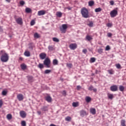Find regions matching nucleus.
Here are the masks:
<instances>
[{"mask_svg":"<svg viewBox=\"0 0 126 126\" xmlns=\"http://www.w3.org/2000/svg\"><path fill=\"white\" fill-rule=\"evenodd\" d=\"M1 53H2V55L0 57V60L2 63H6L8 62V60H9V56L8 54L5 52V51L3 50H1Z\"/></svg>","mask_w":126,"mask_h":126,"instance_id":"obj_1","label":"nucleus"},{"mask_svg":"<svg viewBox=\"0 0 126 126\" xmlns=\"http://www.w3.org/2000/svg\"><path fill=\"white\" fill-rule=\"evenodd\" d=\"M81 13L84 18H89V17H90L89 16V12L88 11V9L85 7H83L81 9Z\"/></svg>","mask_w":126,"mask_h":126,"instance_id":"obj_2","label":"nucleus"},{"mask_svg":"<svg viewBox=\"0 0 126 126\" xmlns=\"http://www.w3.org/2000/svg\"><path fill=\"white\" fill-rule=\"evenodd\" d=\"M43 64L48 68L51 67V60L48 58H46L43 61Z\"/></svg>","mask_w":126,"mask_h":126,"instance_id":"obj_3","label":"nucleus"},{"mask_svg":"<svg viewBox=\"0 0 126 126\" xmlns=\"http://www.w3.org/2000/svg\"><path fill=\"white\" fill-rule=\"evenodd\" d=\"M66 29H67V25L66 24H63L62 27H60L61 33H65L66 32Z\"/></svg>","mask_w":126,"mask_h":126,"instance_id":"obj_4","label":"nucleus"},{"mask_svg":"<svg viewBox=\"0 0 126 126\" xmlns=\"http://www.w3.org/2000/svg\"><path fill=\"white\" fill-rule=\"evenodd\" d=\"M110 14L111 17L114 18V17H116L118 15V10L114 9L110 12Z\"/></svg>","mask_w":126,"mask_h":126,"instance_id":"obj_5","label":"nucleus"},{"mask_svg":"<svg viewBox=\"0 0 126 126\" xmlns=\"http://www.w3.org/2000/svg\"><path fill=\"white\" fill-rule=\"evenodd\" d=\"M79 113L80 117H82V118H84V117H85L86 116H88V113L83 109L80 110Z\"/></svg>","mask_w":126,"mask_h":126,"instance_id":"obj_6","label":"nucleus"},{"mask_svg":"<svg viewBox=\"0 0 126 126\" xmlns=\"http://www.w3.org/2000/svg\"><path fill=\"white\" fill-rule=\"evenodd\" d=\"M69 48H70V50H75V49L77 48V44H76V43L70 44L69 46Z\"/></svg>","mask_w":126,"mask_h":126,"instance_id":"obj_7","label":"nucleus"},{"mask_svg":"<svg viewBox=\"0 0 126 126\" xmlns=\"http://www.w3.org/2000/svg\"><path fill=\"white\" fill-rule=\"evenodd\" d=\"M110 90L111 91H112V92H116V91H118V86L113 85L111 86Z\"/></svg>","mask_w":126,"mask_h":126,"instance_id":"obj_8","label":"nucleus"},{"mask_svg":"<svg viewBox=\"0 0 126 126\" xmlns=\"http://www.w3.org/2000/svg\"><path fill=\"white\" fill-rule=\"evenodd\" d=\"M16 22H17V24H19L20 25H21L23 23L22 22V18L19 17L18 18H15Z\"/></svg>","mask_w":126,"mask_h":126,"instance_id":"obj_9","label":"nucleus"},{"mask_svg":"<svg viewBox=\"0 0 126 126\" xmlns=\"http://www.w3.org/2000/svg\"><path fill=\"white\" fill-rule=\"evenodd\" d=\"M47 57V54L45 53H41L39 54V57L40 60H45Z\"/></svg>","mask_w":126,"mask_h":126,"instance_id":"obj_10","label":"nucleus"},{"mask_svg":"<svg viewBox=\"0 0 126 126\" xmlns=\"http://www.w3.org/2000/svg\"><path fill=\"white\" fill-rule=\"evenodd\" d=\"M20 116L21 117V118H23V119L26 118V112H25V111H21L20 112Z\"/></svg>","mask_w":126,"mask_h":126,"instance_id":"obj_11","label":"nucleus"},{"mask_svg":"<svg viewBox=\"0 0 126 126\" xmlns=\"http://www.w3.org/2000/svg\"><path fill=\"white\" fill-rule=\"evenodd\" d=\"M17 98L19 100V101H23L24 97L23 96V94H19L17 95Z\"/></svg>","mask_w":126,"mask_h":126,"instance_id":"obj_12","label":"nucleus"},{"mask_svg":"<svg viewBox=\"0 0 126 126\" xmlns=\"http://www.w3.org/2000/svg\"><path fill=\"white\" fill-rule=\"evenodd\" d=\"M88 90L89 91H93L94 92H97V89L94 88V87L93 86L91 85L88 88Z\"/></svg>","mask_w":126,"mask_h":126,"instance_id":"obj_13","label":"nucleus"},{"mask_svg":"<svg viewBox=\"0 0 126 126\" xmlns=\"http://www.w3.org/2000/svg\"><path fill=\"white\" fill-rule=\"evenodd\" d=\"M37 14L39 16H41V15H45V14H46V11L43 10L38 11Z\"/></svg>","mask_w":126,"mask_h":126,"instance_id":"obj_14","label":"nucleus"},{"mask_svg":"<svg viewBox=\"0 0 126 126\" xmlns=\"http://www.w3.org/2000/svg\"><path fill=\"white\" fill-rule=\"evenodd\" d=\"M90 113L92 114V115L96 114V109L94 108H91L90 109Z\"/></svg>","mask_w":126,"mask_h":126,"instance_id":"obj_15","label":"nucleus"},{"mask_svg":"<svg viewBox=\"0 0 126 126\" xmlns=\"http://www.w3.org/2000/svg\"><path fill=\"white\" fill-rule=\"evenodd\" d=\"M45 100L46 101L48 102V103H51V102H52V97L49 95L47 96L46 97H45Z\"/></svg>","mask_w":126,"mask_h":126,"instance_id":"obj_16","label":"nucleus"},{"mask_svg":"<svg viewBox=\"0 0 126 126\" xmlns=\"http://www.w3.org/2000/svg\"><path fill=\"white\" fill-rule=\"evenodd\" d=\"M41 111L43 112H47V111L49 110V108H48V106H43L41 108Z\"/></svg>","mask_w":126,"mask_h":126,"instance_id":"obj_17","label":"nucleus"},{"mask_svg":"<svg viewBox=\"0 0 126 126\" xmlns=\"http://www.w3.org/2000/svg\"><path fill=\"white\" fill-rule=\"evenodd\" d=\"M53 65H58L59 64V61H58V60L54 59L53 61Z\"/></svg>","mask_w":126,"mask_h":126,"instance_id":"obj_18","label":"nucleus"},{"mask_svg":"<svg viewBox=\"0 0 126 126\" xmlns=\"http://www.w3.org/2000/svg\"><path fill=\"white\" fill-rule=\"evenodd\" d=\"M27 77H28V80L30 82H33V81H34L33 80V76H28Z\"/></svg>","mask_w":126,"mask_h":126,"instance_id":"obj_19","label":"nucleus"},{"mask_svg":"<svg viewBox=\"0 0 126 126\" xmlns=\"http://www.w3.org/2000/svg\"><path fill=\"white\" fill-rule=\"evenodd\" d=\"M86 40L88 41H91V40H93V38H92V36H90L89 35H87L86 37Z\"/></svg>","mask_w":126,"mask_h":126,"instance_id":"obj_20","label":"nucleus"},{"mask_svg":"<svg viewBox=\"0 0 126 126\" xmlns=\"http://www.w3.org/2000/svg\"><path fill=\"white\" fill-rule=\"evenodd\" d=\"M107 71L109 74L112 75V74H114V73H115V71L113 69H110L109 70H108Z\"/></svg>","mask_w":126,"mask_h":126,"instance_id":"obj_21","label":"nucleus"},{"mask_svg":"<svg viewBox=\"0 0 126 126\" xmlns=\"http://www.w3.org/2000/svg\"><path fill=\"white\" fill-rule=\"evenodd\" d=\"M6 118L8 121H10L12 119V115L11 114H8L7 115Z\"/></svg>","mask_w":126,"mask_h":126,"instance_id":"obj_22","label":"nucleus"},{"mask_svg":"<svg viewBox=\"0 0 126 126\" xmlns=\"http://www.w3.org/2000/svg\"><path fill=\"white\" fill-rule=\"evenodd\" d=\"M89 6H93L94 5V2L93 0H90L88 2Z\"/></svg>","mask_w":126,"mask_h":126,"instance_id":"obj_23","label":"nucleus"},{"mask_svg":"<svg viewBox=\"0 0 126 126\" xmlns=\"http://www.w3.org/2000/svg\"><path fill=\"white\" fill-rule=\"evenodd\" d=\"M107 96L109 99H110L111 100H112L113 98H114V94H108Z\"/></svg>","mask_w":126,"mask_h":126,"instance_id":"obj_24","label":"nucleus"},{"mask_svg":"<svg viewBox=\"0 0 126 126\" xmlns=\"http://www.w3.org/2000/svg\"><path fill=\"white\" fill-rule=\"evenodd\" d=\"M24 55H25L26 57H30V52L26 51L24 52Z\"/></svg>","mask_w":126,"mask_h":126,"instance_id":"obj_25","label":"nucleus"},{"mask_svg":"<svg viewBox=\"0 0 126 126\" xmlns=\"http://www.w3.org/2000/svg\"><path fill=\"white\" fill-rule=\"evenodd\" d=\"M65 121H66V122H71V117H70V116H67L65 118Z\"/></svg>","mask_w":126,"mask_h":126,"instance_id":"obj_26","label":"nucleus"},{"mask_svg":"<svg viewBox=\"0 0 126 126\" xmlns=\"http://www.w3.org/2000/svg\"><path fill=\"white\" fill-rule=\"evenodd\" d=\"M26 12L27 13H30V12H32V10L30 8H26Z\"/></svg>","mask_w":126,"mask_h":126,"instance_id":"obj_27","label":"nucleus"},{"mask_svg":"<svg viewBox=\"0 0 126 126\" xmlns=\"http://www.w3.org/2000/svg\"><path fill=\"white\" fill-rule=\"evenodd\" d=\"M37 67H38V68H40V69H42L44 67V64L39 63L37 65Z\"/></svg>","mask_w":126,"mask_h":126,"instance_id":"obj_28","label":"nucleus"},{"mask_svg":"<svg viewBox=\"0 0 126 126\" xmlns=\"http://www.w3.org/2000/svg\"><path fill=\"white\" fill-rule=\"evenodd\" d=\"M119 90L120 91H121V92H124L125 90V87L124 86L121 85L119 86Z\"/></svg>","mask_w":126,"mask_h":126,"instance_id":"obj_29","label":"nucleus"},{"mask_svg":"<svg viewBox=\"0 0 126 126\" xmlns=\"http://www.w3.org/2000/svg\"><path fill=\"white\" fill-rule=\"evenodd\" d=\"M85 100H86L87 103H89V102H90V101H91V97H90L89 96H86Z\"/></svg>","mask_w":126,"mask_h":126,"instance_id":"obj_30","label":"nucleus"},{"mask_svg":"<svg viewBox=\"0 0 126 126\" xmlns=\"http://www.w3.org/2000/svg\"><path fill=\"white\" fill-rule=\"evenodd\" d=\"M56 15L58 17H62V16H63V13L61 12H57L56 13Z\"/></svg>","mask_w":126,"mask_h":126,"instance_id":"obj_31","label":"nucleus"},{"mask_svg":"<svg viewBox=\"0 0 126 126\" xmlns=\"http://www.w3.org/2000/svg\"><path fill=\"white\" fill-rule=\"evenodd\" d=\"M121 125L122 126H126V121L125 120H121Z\"/></svg>","mask_w":126,"mask_h":126,"instance_id":"obj_32","label":"nucleus"},{"mask_svg":"<svg viewBox=\"0 0 126 126\" xmlns=\"http://www.w3.org/2000/svg\"><path fill=\"white\" fill-rule=\"evenodd\" d=\"M95 12H100L102 11V9L100 7L95 8L94 10Z\"/></svg>","mask_w":126,"mask_h":126,"instance_id":"obj_33","label":"nucleus"},{"mask_svg":"<svg viewBox=\"0 0 126 126\" xmlns=\"http://www.w3.org/2000/svg\"><path fill=\"white\" fill-rule=\"evenodd\" d=\"M53 41H54V42H56L57 43H58V42H60V40L57 38V37H53L52 38Z\"/></svg>","mask_w":126,"mask_h":126,"instance_id":"obj_34","label":"nucleus"},{"mask_svg":"<svg viewBox=\"0 0 126 126\" xmlns=\"http://www.w3.org/2000/svg\"><path fill=\"white\" fill-rule=\"evenodd\" d=\"M48 50L49 51H54V50H55V48H54V46H48Z\"/></svg>","mask_w":126,"mask_h":126,"instance_id":"obj_35","label":"nucleus"},{"mask_svg":"<svg viewBox=\"0 0 126 126\" xmlns=\"http://www.w3.org/2000/svg\"><path fill=\"white\" fill-rule=\"evenodd\" d=\"M21 67L22 69L24 70V69H26V67H27V66H26L25 64H22L21 65Z\"/></svg>","mask_w":126,"mask_h":126,"instance_id":"obj_36","label":"nucleus"},{"mask_svg":"<svg viewBox=\"0 0 126 126\" xmlns=\"http://www.w3.org/2000/svg\"><path fill=\"white\" fill-rule=\"evenodd\" d=\"M90 63H95L96 62V59L94 57L91 58L90 59Z\"/></svg>","mask_w":126,"mask_h":126,"instance_id":"obj_37","label":"nucleus"},{"mask_svg":"<svg viewBox=\"0 0 126 126\" xmlns=\"http://www.w3.org/2000/svg\"><path fill=\"white\" fill-rule=\"evenodd\" d=\"M51 72H52V70H51L50 69H46L45 70L44 73L45 74H48V73H51Z\"/></svg>","mask_w":126,"mask_h":126,"instance_id":"obj_38","label":"nucleus"},{"mask_svg":"<svg viewBox=\"0 0 126 126\" xmlns=\"http://www.w3.org/2000/svg\"><path fill=\"white\" fill-rule=\"evenodd\" d=\"M34 37L35 38H40V35H39V34H38V33L37 32H35L34 34Z\"/></svg>","mask_w":126,"mask_h":126,"instance_id":"obj_39","label":"nucleus"},{"mask_svg":"<svg viewBox=\"0 0 126 126\" xmlns=\"http://www.w3.org/2000/svg\"><path fill=\"white\" fill-rule=\"evenodd\" d=\"M66 66L67 67H69V68H71L72 67V64L69 63H67Z\"/></svg>","mask_w":126,"mask_h":126,"instance_id":"obj_40","label":"nucleus"},{"mask_svg":"<svg viewBox=\"0 0 126 126\" xmlns=\"http://www.w3.org/2000/svg\"><path fill=\"white\" fill-rule=\"evenodd\" d=\"M73 107H77L78 106V103L77 102H73L72 103Z\"/></svg>","mask_w":126,"mask_h":126,"instance_id":"obj_41","label":"nucleus"},{"mask_svg":"<svg viewBox=\"0 0 126 126\" xmlns=\"http://www.w3.org/2000/svg\"><path fill=\"white\" fill-rule=\"evenodd\" d=\"M21 125L22 126H26V122L23 121L21 122Z\"/></svg>","mask_w":126,"mask_h":126,"instance_id":"obj_42","label":"nucleus"},{"mask_svg":"<svg viewBox=\"0 0 126 126\" xmlns=\"http://www.w3.org/2000/svg\"><path fill=\"white\" fill-rule=\"evenodd\" d=\"M116 66L117 68H118V69H120V68H122L120 64H119V63L118 64H116Z\"/></svg>","mask_w":126,"mask_h":126,"instance_id":"obj_43","label":"nucleus"},{"mask_svg":"<svg viewBox=\"0 0 126 126\" xmlns=\"http://www.w3.org/2000/svg\"><path fill=\"white\" fill-rule=\"evenodd\" d=\"M6 94H7V92H6L5 91H3L2 92V95H3V96H5V95H6Z\"/></svg>","mask_w":126,"mask_h":126,"instance_id":"obj_44","label":"nucleus"},{"mask_svg":"<svg viewBox=\"0 0 126 126\" xmlns=\"http://www.w3.org/2000/svg\"><path fill=\"white\" fill-rule=\"evenodd\" d=\"M109 50H111V48L110 47V46L107 45L105 47V51H109Z\"/></svg>","mask_w":126,"mask_h":126,"instance_id":"obj_45","label":"nucleus"},{"mask_svg":"<svg viewBox=\"0 0 126 126\" xmlns=\"http://www.w3.org/2000/svg\"><path fill=\"white\" fill-rule=\"evenodd\" d=\"M35 24V21L34 20H32L31 22V26H33Z\"/></svg>","mask_w":126,"mask_h":126,"instance_id":"obj_46","label":"nucleus"},{"mask_svg":"<svg viewBox=\"0 0 126 126\" xmlns=\"http://www.w3.org/2000/svg\"><path fill=\"white\" fill-rule=\"evenodd\" d=\"M88 25L90 27H93V22H90V23Z\"/></svg>","mask_w":126,"mask_h":126,"instance_id":"obj_47","label":"nucleus"},{"mask_svg":"<svg viewBox=\"0 0 126 126\" xmlns=\"http://www.w3.org/2000/svg\"><path fill=\"white\" fill-rule=\"evenodd\" d=\"M20 4H21V5H24V4H25V2H24L23 0H22L20 2Z\"/></svg>","mask_w":126,"mask_h":126,"instance_id":"obj_48","label":"nucleus"},{"mask_svg":"<svg viewBox=\"0 0 126 126\" xmlns=\"http://www.w3.org/2000/svg\"><path fill=\"white\" fill-rule=\"evenodd\" d=\"M83 54H85L86 55V54L87 53V49H84L82 51Z\"/></svg>","mask_w":126,"mask_h":126,"instance_id":"obj_49","label":"nucleus"},{"mask_svg":"<svg viewBox=\"0 0 126 126\" xmlns=\"http://www.w3.org/2000/svg\"><path fill=\"white\" fill-rule=\"evenodd\" d=\"M98 52L99 53V54H102V53H103V49H98Z\"/></svg>","mask_w":126,"mask_h":126,"instance_id":"obj_50","label":"nucleus"},{"mask_svg":"<svg viewBox=\"0 0 126 126\" xmlns=\"http://www.w3.org/2000/svg\"><path fill=\"white\" fill-rule=\"evenodd\" d=\"M112 35H113V34H112V33L108 32L107 33L108 37H112Z\"/></svg>","mask_w":126,"mask_h":126,"instance_id":"obj_51","label":"nucleus"},{"mask_svg":"<svg viewBox=\"0 0 126 126\" xmlns=\"http://www.w3.org/2000/svg\"><path fill=\"white\" fill-rule=\"evenodd\" d=\"M3 104V103L2 102V100H0V108H1Z\"/></svg>","mask_w":126,"mask_h":126,"instance_id":"obj_52","label":"nucleus"},{"mask_svg":"<svg viewBox=\"0 0 126 126\" xmlns=\"http://www.w3.org/2000/svg\"><path fill=\"white\" fill-rule=\"evenodd\" d=\"M107 27H112V24H111V23H108V24H107Z\"/></svg>","mask_w":126,"mask_h":126,"instance_id":"obj_53","label":"nucleus"},{"mask_svg":"<svg viewBox=\"0 0 126 126\" xmlns=\"http://www.w3.org/2000/svg\"><path fill=\"white\" fill-rule=\"evenodd\" d=\"M81 89V86H77V90H80Z\"/></svg>","mask_w":126,"mask_h":126,"instance_id":"obj_54","label":"nucleus"},{"mask_svg":"<svg viewBox=\"0 0 126 126\" xmlns=\"http://www.w3.org/2000/svg\"><path fill=\"white\" fill-rule=\"evenodd\" d=\"M63 94L64 95V96H65V95H66V92H65V91H63Z\"/></svg>","mask_w":126,"mask_h":126,"instance_id":"obj_55","label":"nucleus"},{"mask_svg":"<svg viewBox=\"0 0 126 126\" xmlns=\"http://www.w3.org/2000/svg\"><path fill=\"white\" fill-rule=\"evenodd\" d=\"M110 3L111 5H114V1H113V0L110 1Z\"/></svg>","mask_w":126,"mask_h":126,"instance_id":"obj_56","label":"nucleus"},{"mask_svg":"<svg viewBox=\"0 0 126 126\" xmlns=\"http://www.w3.org/2000/svg\"><path fill=\"white\" fill-rule=\"evenodd\" d=\"M67 9H68V10H71V7H67Z\"/></svg>","mask_w":126,"mask_h":126,"instance_id":"obj_57","label":"nucleus"},{"mask_svg":"<svg viewBox=\"0 0 126 126\" xmlns=\"http://www.w3.org/2000/svg\"><path fill=\"white\" fill-rule=\"evenodd\" d=\"M37 113L38 115H41V111H37Z\"/></svg>","mask_w":126,"mask_h":126,"instance_id":"obj_58","label":"nucleus"},{"mask_svg":"<svg viewBox=\"0 0 126 126\" xmlns=\"http://www.w3.org/2000/svg\"><path fill=\"white\" fill-rule=\"evenodd\" d=\"M19 60H20V61H22V60H23V58H22V57H20L19 58Z\"/></svg>","mask_w":126,"mask_h":126,"instance_id":"obj_59","label":"nucleus"},{"mask_svg":"<svg viewBox=\"0 0 126 126\" xmlns=\"http://www.w3.org/2000/svg\"><path fill=\"white\" fill-rule=\"evenodd\" d=\"M7 2H10V0H5Z\"/></svg>","mask_w":126,"mask_h":126,"instance_id":"obj_60","label":"nucleus"},{"mask_svg":"<svg viewBox=\"0 0 126 126\" xmlns=\"http://www.w3.org/2000/svg\"><path fill=\"white\" fill-rule=\"evenodd\" d=\"M89 51H90V52H92V50L91 49H89Z\"/></svg>","mask_w":126,"mask_h":126,"instance_id":"obj_61","label":"nucleus"}]
</instances>
